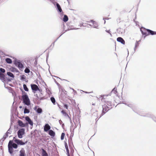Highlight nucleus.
<instances>
[{
  "label": "nucleus",
  "instance_id": "nucleus-37",
  "mask_svg": "<svg viewBox=\"0 0 156 156\" xmlns=\"http://www.w3.org/2000/svg\"><path fill=\"white\" fill-rule=\"evenodd\" d=\"M25 79V76L24 75H23L21 76V80H24Z\"/></svg>",
  "mask_w": 156,
  "mask_h": 156
},
{
  "label": "nucleus",
  "instance_id": "nucleus-33",
  "mask_svg": "<svg viewBox=\"0 0 156 156\" xmlns=\"http://www.w3.org/2000/svg\"><path fill=\"white\" fill-rule=\"evenodd\" d=\"M12 147L14 148H16L17 147V145L15 143H13L12 145Z\"/></svg>",
  "mask_w": 156,
  "mask_h": 156
},
{
  "label": "nucleus",
  "instance_id": "nucleus-2",
  "mask_svg": "<svg viewBox=\"0 0 156 156\" xmlns=\"http://www.w3.org/2000/svg\"><path fill=\"white\" fill-rule=\"evenodd\" d=\"M140 30L144 35H148L149 34L152 35L156 34V32L149 29H146L144 28H141Z\"/></svg>",
  "mask_w": 156,
  "mask_h": 156
},
{
  "label": "nucleus",
  "instance_id": "nucleus-9",
  "mask_svg": "<svg viewBox=\"0 0 156 156\" xmlns=\"http://www.w3.org/2000/svg\"><path fill=\"white\" fill-rule=\"evenodd\" d=\"M14 64L16 66H18L19 68H23V64L20 62L19 61L16 60L15 61Z\"/></svg>",
  "mask_w": 156,
  "mask_h": 156
},
{
  "label": "nucleus",
  "instance_id": "nucleus-25",
  "mask_svg": "<svg viewBox=\"0 0 156 156\" xmlns=\"http://www.w3.org/2000/svg\"><path fill=\"white\" fill-rule=\"evenodd\" d=\"M51 100L53 104H55V98L54 97H51Z\"/></svg>",
  "mask_w": 156,
  "mask_h": 156
},
{
  "label": "nucleus",
  "instance_id": "nucleus-30",
  "mask_svg": "<svg viewBox=\"0 0 156 156\" xmlns=\"http://www.w3.org/2000/svg\"><path fill=\"white\" fill-rule=\"evenodd\" d=\"M23 87L24 89L25 90V91H28V89L27 88V87L26 84H23Z\"/></svg>",
  "mask_w": 156,
  "mask_h": 156
},
{
  "label": "nucleus",
  "instance_id": "nucleus-8",
  "mask_svg": "<svg viewBox=\"0 0 156 156\" xmlns=\"http://www.w3.org/2000/svg\"><path fill=\"white\" fill-rule=\"evenodd\" d=\"M31 87L32 90L33 92L35 93V92L37 91V90H39V89L38 87V86L36 84H31Z\"/></svg>",
  "mask_w": 156,
  "mask_h": 156
},
{
  "label": "nucleus",
  "instance_id": "nucleus-19",
  "mask_svg": "<svg viewBox=\"0 0 156 156\" xmlns=\"http://www.w3.org/2000/svg\"><path fill=\"white\" fill-rule=\"evenodd\" d=\"M48 134L51 136L53 137L55 135V132L52 130H50L49 131Z\"/></svg>",
  "mask_w": 156,
  "mask_h": 156
},
{
  "label": "nucleus",
  "instance_id": "nucleus-40",
  "mask_svg": "<svg viewBox=\"0 0 156 156\" xmlns=\"http://www.w3.org/2000/svg\"><path fill=\"white\" fill-rule=\"evenodd\" d=\"M8 131H7V132H6V134H5V136H4V137H5V138H6L8 136Z\"/></svg>",
  "mask_w": 156,
  "mask_h": 156
},
{
  "label": "nucleus",
  "instance_id": "nucleus-15",
  "mask_svg": "<svg viewBox=\"0 0 156 156\" xmlns=\"http://www.w3.org/2000/svg\"><path fill=\"white\" fill-rule=\"evenodd\" d=\"M51 128L50 126L48 124H46L44 127V130L45 132H47L48 131L50 130Z\"/></svg>",
  "mask_w": 156,
  "mask_h": 156
},
{
  "label": "nucleus",
  "instance_id": "nucleus-31",
  "mask_svg": "<svg viewBox=\"0 0 156 156\" xmlns=\"http://www.w3.org/2000/svg\"><path fill=\"white\" fill-rule=\"evenodd\" d=\"M65 136V133H62L61 134V140H63L64 139V136Z\"/></svg>",
  "mask_w": 156,
  "mask_h": 156
},
{
  "label": "nucleus",
  "instance_id": "nucleus-46",
  "mask_svg": "<svg viewBox=\"0 0 156 156\" xmlns=\"http://www.w3.org/2000/svg\"><path fill=\"white\" fill-rule=\"evenodd\" d=\"M78 28H76H76H73V29H78Z\"/></svg>",
  "mask_w": 156,
  "mask_h": 156
},
{
  "label": "nucleus",
  "instance_id": "nucleus-39",
  "mask_svg": "<svg viewBox=\"0 0 156 156\" xmlns=\"http://www.w3.org/2000/svg\"><path fill=\"white\" fill-rule=\"evenodd\" d=\"M105 31L107 32V33H109L110 34V35L111 36V37L112 36V34H111V33L110 32V30H105Z\"/></svg>",
  "mask_w": 156,
  "mask_h": 156
},
{
  "label": "nucleus",
  "instance_id": "nucleus-6",
  "mask_svg": "<svg viewBox=\"0 0 156 156\" xmlns=\"http://www.w3.org/2000/svg\"><path fill=\"white\" fill-rule=\"evenodd\" d=\"M25 129H20L17 132L18 137L19 138H22L23 137V135L24 134Z\"/></svg>",
  "mask_w": 156,
  "mask_h": 156
},
{
  "label": "nucleus",
  "instance_id": "nucleus-41",
  "mask_svg": "<svg viewBox=\"0 0 156 156\" xmlns=\"http://www.w3.org/2000/svg\"><path fill=\"white\" fill-rule=\"evenodd\" d=\"M65 147L66 149H68V146L67 145V144L66 143L65 144Z\"/></svg>",
  "mask_w": 156,
  "mask_h": 156
},
{
  "label": "nucleus",
  "instance_id": "nucleus-23",
  "mask_svg": "<svg viewBox=\"0 0 156 156\" xmlns=\"http://www.w3.org/2000/svg\"><path fill=\"white\" fill-rule=\"evenodd\" d=\"M5 61L6 62L9 64H11L12 63V60L9 58H7L5 59Z\"/></svg>",
  "mask_w": 156,
  "mask_h": 156
},
{
  "label": "nucleus",
  "instance_id": "nucleus-28",
  "mask_svg": "<svg viewBox=\"0 0 156 156\" xmlns=\"http://www.w3.org/2000/svg\"><path fill=\"white\" fill-rule=\"evenodd\" d=\"M0 79L1 80H4V75L1 73H0Z\"/></svg>",
  "mask_w": 156,
  "mask_h": 156
},
{
  "label": "nucleus",
  "instance_id": "nucleus-18",
  "mask_svg": "<svg viewBox=\"0 0 156 156\" xmlns=\"http://www.w3.org/2000/svg\"><path fill=\"white\" fill-rule=\"evenodd\" d=\"M18 123L19 126L22 127H25L26 125V124L23 123L21 120H19L18 121Z\"/></svg>",
  "mask_w": 156,
  "mask_h": 156
},
{
  "label": "nucleus",
  "instance_id": "nucleus-24",
  "mask_svg": "<svg viewBox=\"0 0 156 156\" xmlns=\"http://www.w3.org/2000/svg\"><path fill=\"white\" fill-rule=\"evenodd\" d=\"M7 74L8 76L14 78V75L12 73L10 72H8L7 73Z\"/></svg>",
  "mask_w": 156,
  "mask_h": 156
},
{
  "label": "nucleus",
  "instance_id": "nucleus-14",
  "mask_svg": "<svg viewBox=\"0 0 156 156\" xmlns=\"http://www.w3.org/2000/svg\"><path fill=\"white\" fill-rule=\"evenodd\" d=\"M25 151L24 148H22L20 151L19 156H25Z\"/></svg>",
  "mask_w": 156,
  "mask_h": 156
},
{
  "label": "nucleus",
  "instance_id": "nucleus-47",
  "mask_svg": "<svg viewBox=\"0 0 156 156\" xmlns=\"http://www.w3.org/2000/svg\"><path fill=\"white\" fill-rule=\"evenodd\" d=\"M85 92L86 93H89L88 92Z\"/></svg>",
  "mask_w": 156,
  "mask_h": 156
},
{
  "label": "nucleus",
  "instance_id": "nucleus-35",
  "mask_svg": "<svg viewBox=\"0 0 156 156\" xmlns=\"http://www.w3.org/2000/svg\"><path fill=\"white\" fill-rule=\"evenodd\" d=\"M25 73H28L30 72V70L27 68H26L24 70Z\"/></svg>",
  "mask_w": 156,
  "mask_h": 156
},
{
  "label": "nucleus",
  "instance_id": "nucleus-34",
  "mask_svg": "<svg viewBox=\"0 0 156 156\" xmlns=\"http://www.w3.org/2000/svg\"><path fill=\"white\" fill-rule=\"evenodd\" d=\"M138 45H139V43H138V41H136L135 43V48H134L135 50L136 48L137 47H138Z\"/></svg>",
  "mask_w": 156,
  "mask_h": 156
},
{
  "label": "nucleus",
  "instance_id": "nucleus-43",
  "mask_svg": "<svg viewBox=\"0 0 156 156\" xmlns=\"http://www.w3.org/2000/svg\"><path fill=\"white\" fill-rule=\"evenodd\" d=\"M59 122L60 124H61L62 123V121L60 120L59 121Z\"/></svg>",
  "mask_w": 156,
  "mask_h": 156
},
{
  "label": "nucleus",
  "instance_id": "nucleus-11",
  "mask_svg": "<svg viewBox=\"0 0 156 156\" xmlns=\"http://www.w3.org/2000/svg\"><path fill=\"white\" fill-rule=\"evenodd\" d=\"M13 140L18 144L24 145L26 143L23 142L22 141L20 140L15 139V137H14Z\"/></svg>",
  "mask_w": 156,
  "mask_h": 156
},
{
  "label": "nucleus",
  "instance_id": "nucleus-12",
  "mask_svg": "<svg viewBox=\"0 0 156 156\" xmlns=\"http://www.w3.org/2000/svg\"><path fill=\"white\" fill-rule=\"evenodd\" d=\"M25 120L27 121L29 124L31 126H33V123L30 118L28 116H27L25 117Z\"/></svg>",
  "mask_w": 156,
  "mask_h": 156
},
{
  "label": "nucleus",
  "instance_id": "nucleus-26",
  "mask_svg": "<svg viewBox=\"0 0 156 156\" xmlns=\"http://www.w3.org/2000/svg\"><path fill=\"white\" fill-rule=\"evenodd\" d=\"M30 112V111L29 109H27L26 108H25L24 109V113L25 114L28 113Z\"/></svg>",
  "mask_w": 156,
  "mask_h": 156
},
{
  "label": "nucleus",
  "instance_id": "nucleus-7",
  "mask_svg": "<svg viewBox=\"0 0 156 156\" xmlns=\"http://www.w3.org/2000/svg\"><path fill=\"white\" fill-rule=\"evenodd\" d=\"M143 116L149 117L152 118L154 121L156 122V117L152 114L150 113L147 114L146 115H142Z\"/></svg>",
  "mask_w": 156,
  "mask_h": 156
},
{
  "label": "nucleus",
  "instance_id": "nucleus-3",
  "mask_svg": "<svg viewBox=\"0 0 156 156\" xmlns=\"http://www.w3.org/2000/svg\"><path fill=\"white\" fill-rule=\"evenodd\" d=\"M23 102L25 105L29 106L30 105V101L28 95L27 94L23 95L22 96Z\"/></svg>",
  "mask_w": 156,
  "mask_h": 156
},
{
  "label": "nucleus",
  "instance_id": "nucleus-22",
  "mask_svg": "<svg viewBox=\"0 0 156 156\" xmlns=\"http://www.w3.org/2000/svg\"><path fill=\"white\" fill-rule=\"evenodd\" d=\"M63 21L65 22L67 21L68 20V18L67 16L66 15H65L63 18Z\"/></svg>",
  "mask_w": 156,
  "mask_h": 156
},
{
  "label": "nucleus",
  "instance_id": "nucleus-5",
  "mask_svg": "<svg viewBox=\"0 0 156 156\" xmlns=\"http://www.w3.org/2000/svg\"><path fill=\"white\" fill-rule=\"evenodd\" d=\"M49 0L54 5H55V4H56L58 12H59L60 14H62L63 12L60 5L58 3L56 2L55 0Z\"/></svg>",
  "mask_w": 156,
  "mask_h": 156
},
{
  "label": "nucleus",
  "instance_id": "nucleus-50",
  "mask_svg": "<svg viewBox=\"0 0 156 156\" xmlns=\"http://www.w3.org/2000/svg\"><path fill=\"white\" fill-rule=\"evenodd\" d=\"M7 131H8V133H9V130H8Z\"/></svg>",
  "mask_w": 156,
  "mask_h": 156
},
{
  "label": "nucleus",
  "instance_id": "nucleus-4",
  "mask_svg": "<svg viewBox=\"0 0 156 156\" xmlns=\"http://www.w3.org/2000/svg\"><path fill=\"white\" fill-rule=\"evenodd\" d=\"M105 96H101L99 98H98L99 99H101L102 102H104V104H106V105H107V106L109 107H110V108H111V107L112 105L111 102V101H108L107 100H104V98Z\"/></svg>",
  "mask_w": 156,
  "mask_h": 156
},
{
  "label": "nucleus",
  "instance_id": "nucleus-49",
  "mask_svg": "<svg viewBox=\"0 0 156 156\" xmlns=\"http://www.w3.org/2000/svg\"><path fill=\"white\" fill-rule=\"evenodd\" d=\"M21 107H21V106H20V108H21Z\"/></svg>",
  "mask_w": 156,
  "mask_h": 156
},
{
  "label": "nucleus",
  "instance_id": "nucleus-45",
  "mask_svg": "<svg viewBox=\"0 0 156 156\" xmlns=\"http://www.w3.org/2000/svg\"><path fill=\"white\" fill-rule=\"evenodd\" d=\"M92 105H95V104H94V103H93V104H92Z\"/></svg>",
  "mask_w": 156,
  "mask_h": 156
},
{
  "label": "nucleus",
  "instance_id": "nucleus-38",
  "mask_svg": "<svg viewBox=\"0 0 156 156\" xmlns=\"http://www.w3.org/2000/svg\"><path fill=\"white\" fill-rule=\"evenodd\" d=\"M66 151L67 152V154L68 156H70L69 155V149H66Z\"/></svg>",
  "mask_w": 156,
  "mask_h": 156
},
{
  "label": "nucleus",
  "instance_id": "nucleus-17",
  "mask_svg": "<svg viewBox=\"0 0 156 156\" xmlns=\"http://www.w3.org/2000/svg\"><path fill=\"white\" fill-rule=\"evenodd\" d=\"M90 22H91L93 23V27L96 28H98V25L96 22H95V21H93V20H91L90 21Z\"/></svg>",
  "mask_w": 156,
  "mask_h": 156
},
{
  "label": "nucleus",
  "instance_id": "nucleus-48",
  "mask_svg": "<svg viewBox=\"0 0 156 156\" xmlns=\"http://www.w3.org/2000/svg\"><path fill=\"white\" fill-rule=\"evenodd\" d=\"M70 153H72V154H73V153H72V152H71Z\"/></svg>",
  "mask_w": 156,
  "mask_h": 156
},
{
  "label": "nucleus",
  "instance_id": "nucleus-32",
  "mask_svg": "<svg viewBox=\"0 0 156 156\" xmlns=\"http://www.w3.org/2000/svg\"><path fill=\"white\" fill-rule=\"evenodd\" d=\"M13 142L12 141L10 140L8 146H11L12 147V144H13Z\"/></svg>",
  "mask_w": 156,
  "mask_h": 156
},
{
  "label": "nucleus",
  "instance_id": "nucleus-21",
  "mask_svg": "<svg viewBox=\"0 0 156 156\" xmlns=\"http://www.w3.org/2000/svg\"><path fill=\"white\" fill-rule=\"evenodd\" d=\"M42 156H48V154L46 153V151L44 149H42Z\"/></svg>",
  "mask_w": 156,
  "mask_h": 156
},
{
  "label": "nucleus",
  "instance_id": "nucleus-44",
  "mask_svg": "<svg viewBox=\"0 0 156 156\" xmlns=\"http://www.w3.org/2000/svg\"><path fill=\"white\" fill-rule=\"evenodd\" d=\"M109 18H107L106 19H105V18H103V20H105V19H106V20H108ZM105 21H104V23L105 24Z\"/></svg>",
  "mask_w": 156,
  "mask_h": 156
},
{
  "label": "nucleus",
  "instance_id": "nucleus-36",
  "mask_svg": "<svg viewBox=\"0 0 156 156\" xmlns=\"http://www.w3.org/2000/svg\"><path fill=\"white\" fill-rule=\"evenodd\" d=\"M0 71L1 72L4 73L5 72V70L4 69L2 68L0 69Z\"/></svg>",
  "mask_w": 156,
  "mask_h": 156
},
{
  "label": "nucleus",
  "instance_id": "nucleus-42",
  "mask_svg": "<svg viewBox=\"0 0 156 156\" xmlns=\"http://www.w3.org/2000/svg\"><path fill=\"white\" fill-rule=\"evenodd\" d=\"M64 107L66 109H68V105H67L65 104L64 105Z\"/></svg>",
  "mask_w": 156,
  "mask_h": 156
},
{
  "label": "nucleus",
  "instance_id": "nucleus-10",
  "mask_svg": "<svg viewBox=\"0 0 156 156\" xmlns=\"http://www.w3.org/2000/svg\"><path fill=\"white\" fill-rule=\"evenodd\" d=\"M124 104V103H123ZM126 105H127L129 107H130L134 111L136 112V106L134 105V104L129 103V104H127V103H124Z\"/></svg>",
  "mask_w": 156,
  "mask_h": 156
},
{
  "label": "nucleus",
  "instance_id": "nucleus-1",
  "mask_svg": "<svg viewBox=\"0 0 156 156\" xmlns=\"http://www.w3.org/2000/svg\"><path fill=\"white\" fill-rule=\"evenodd\" d=\"M103 109L102 111V113L101 115H98V112L96 111L95 112L93 113V115L94 116H96L97 118H100L102 116L104 115L106 112H107L109 109L110 108V107L108 106H107L106 104H104L102 106Z\"/></svg>",
  "mask_w": 156,
  "mask_h": 156
},
{
  "label": "nucleus",
  "instance_id": "nucleus-27",
  "mask_svg": "<svg viewBox=\"0 0 156 156\" xmlns=\"http://www.w3.org/2000/svg\"><path fill=\"white\" fill-rule=\"evenodd\" d=\"M61 113L63 114V115L65 116H66V117L69 116V115H68V114H67L64 111H63V110L62 111Z\"/></svg>",
  "mask_w": 156,
  "mask_h": 156
},
{
  "label": "nucleus",
  "instance_id": "nucleus-29",
  "mask_svg": "<svg viewBox=\"0 0 156 156\" xmlns=\"http://www.w3.org/2000/svg\"><path fill=\"white\" fill-rule=\"evenodd\" d=\"M117 89L115 87L114 88L112 91L111 93H114L115 94H116L117 93Z\"/></svg>",
  "mask_w": 156,
  "mask_h": 156
},
{
  "label": "nucleus",
  "instance_id": "nucleus-16",
  "mask_svg": "<svg viewBox=\"0 0 156 156\" xmlns=\"http://www.w3.org/2000/svg\"><path fill=\"white\" fill-rule=\"evenodd\" d=\"M117 41L119 42H120L123 44H125V41L121 37H119L117 39Z\"/></svg>",
  "mask_w": 156,
  "mask_h": 156
},
{
  "label": "nucleus",
  "instance_id": "nucleus-13",
  "mask_svg": "<svg viewBox=\"0 0 156 156\" xmlns=\"http://www.w3.org/2000/svg\"><path fill=\"white\" fill-rule=\"evenodd\" d=\"M34 109L38 113H41L42 111L41 108H38L36 106L34 108Z\"/></svg>",
  "mask_w": 156,
  "mask_h": 156
},
{
  "label": "nucleus",
  "instance_id": "nucleus-20",
  "mask_svg": "<svg viewBox=\"0 0 156 156\" xmlns=\"http://www.w3.org/2000/svg\"><path fill=\"white\" fill-rule=\"evenodd\" d=\"M8 151L10 154L12 155L13 154V148L12 147L8 146Z\"/></svg>",
  "mask_w": 156,
  "mask_h": 156
}]
</instances>
